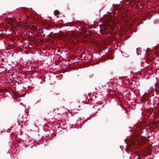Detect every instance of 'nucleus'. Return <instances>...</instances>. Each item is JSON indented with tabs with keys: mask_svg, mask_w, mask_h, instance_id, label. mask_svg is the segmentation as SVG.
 I'll return each instance as SVG.
<instances>
[{
	"mask_svg": "<svg viewBox=\"0 0 159 159\" xmlns=\"http://www.w3.org/2000/svg\"><path fill=\"white\" fill-rule=\"evenodd\" d=\"M149 95L148 94H144L140 98L139 100V103L142 105H144L145 103H148V98H149Z\"/></svg>",
	"mask_w": 159,
	"mask_h": 159,
	"instance_id": "obj_1",
	"label": "nucleus"
},
{
	"mask_svg": "<svg viewBox=\"0 0 159 159\" xmlns=\"http://www.w3.org/2000/svg\"><path fill=\"white\" fill-rule=\"evenodd\" d=\"M154 87L156 91L157 92L158 94H159V83L157 81L155 83Z\"/></svg>",
	"mask_w": 159,
	"mask_h": 159,
	"instance_id": "obj_2",
	"label": "nucleus"
},
{
	"mask_svg": "<svg viewBox=\"0 0 159 159\" xmlns=\"http://www.w3.org/2000/svg\"><path fill=\"white\" fill-rule=\"evenodd\" d=\"M59 13V11L57 10H55L54 11V14L55 15H56V13L58 14Z\"/></svg>",
	"mask_w": 159,
	"mask_h": 159,
	"instance_id": "obj_3",
	"label": "nucleus"
},
{
	"mask_svg": "<svg viewBox=\"0 0 159 159\" xmlns=\"http://www.w3.org/2000/svg\"><path fill=\"white\" fill-rule=\"evenodd\" d=\"M40 101V100H39V101ZM39 102V100L38 101H37V102H36V103H38V102Z\"/></svg>",
	"mask_w": 159,
	"mask_h": 159,
	"instance_id": "obj_4",
	"label": "nucleus"
},
{
	"mask_svg": "<svg viewBox=\"0 0 159 159\" xmlns=\"http://www.w3.org/2000/svg\"><path fill=\"white\" fill-rule=\"evenodd\" d=\"M157 45H156V46H154V48L155 49H156V47H157Z\"/></svg>",
	"mask_w": 159,
	"mask_h": 159,
	"instance_id": "obj_5",
	"label": "nucleus"
},
{
	"mask_svg": "<svg viewBox=\"0 0 159 159\" xmlns=\"http://www.w3.org/2000/svg\"><path fill=\"white\" fill-rule=\"evenodd\" d=\"M127 139H124V141L125 142H126V140Z\"/></svg>",
	"mask_w": 159,
	"mask_h": 159,
	"instance_id": "obj_6",
	"label": "nucleus"
},
{
	"mask_svg": "<svg viewBox=\"0 0 159 159\" xmlns=\"http://www.w3.org/2000/svg\"><path fill=\"white\" fill-rule=\"evenodd\" d=\"M11 49H12L11 48H9V49H8V50H11Z\"/></svg>",
	"mask_w": 159,
	"mask_h": 159,
	"instance_id": "obj_7",
	"label": "nucleus"
},
{
	"mask_svg": "<svg viewBox=\"0 0 159 159\" xmlns=\"http://www.w3.org/2000/svg\"><path fill=\"white\" fill-rule=\"evenodd\" d=\"M18 124H19V125H20V123L18 122Z\"/></svg>",
	"mask_w": 159,
	"mask_h": 159,
	"instance_id": "obj_8",
	"label": "nucleus"
},
{
	"mask_svg": "<svg viewBox=\"0 0 159 159\" xmlns=\"http://www.w3.org/2000/svg\"><path fill=\"white\" fill-rule=\"evenodd\" d=\"M74 113H77V112H75L74 111Z\"/></svg>",
	"mask_w": 159,
	"mask_h": 159,
	"instance_id": "obj_9",
	"label": "nucleus"
}]
</instances>
